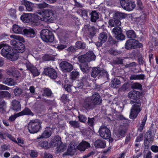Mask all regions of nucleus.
<instances>
[{"label": "nucleus", "instance_id": "f257e3e1", "mask_svg": "<svg viewBox=\"0 0 158 158\" xmlns=\"http://www.w3.org/2000/svg\"><path fill=\"white\" fill-rule=\"evenodd\" d=\"M38 21L52 22L56 20L58 17V14L54 13L49 9H44L39 10L37 12Z\"/></svg>", "mask_w": 158, "mask_h": 158}, {"label": "nucleus", "instance_id": "f03ea898", "mask_svg": "<svg viewBox=\"0 0 158 158\" xmlns=\"http://www.w3.org/2000/svg\"><path fill=\"white\" fill-rule=\"evenodd\" d=\"M130 103L133 105L131 108L129 117L131 119H134L137 117L138 114L141 110L140 108L141 102L140 101L136 102L131 100L130 101Z\"/></svg>", "mask_w": 158, "mask_h": 158}, {"label": "nucleus", "instance_id": "7ed1b4c3", "mask_svg": "<svg viewBox=\"0 0 158 158\" xmlns=\"http://www.w3.org/2000/svg\"><path fill=\"white\" fill-rule=\"evenodd\" d=\"M42 122L38 119L31 120L28 125V129L31 133L37 132L41 127Z\"/></svg>", "mask_w": 158, "mask_h": 158}, {"label": "nucleus", "instance_id": "20e7f679", "mask_svg": "<svg viewBox=\"0 0 158 158\" xmlns=\"http://www.w3.org/2000/svg\"><path fill=\"white\" fill-rule=\"evenodd\" d=\"M21 19L24 22H32L34 23V25H37L38 21L37 13L34 14H24L21 16Z\"/></svg>", "mask_w": 158, "mask_h": 158}, {"label": "nucleus", "instance_id": "39448f33", "mask_svg": "<svg viewBox=\"0 0 158 158\" xmlns=\"http://www.w3.org/2000/svg\"><path fill=\"white\" fill-rule=\"evenodd\" d=\"M96 56L93 52L89 51L84 55L79 56L78 59L79 62L81 63H87L91 61L94 60H95Z\"/></svg>", "mask_w": 158, "mask_h": 158}, {"label": "nucleus", "instance_id": "423d86ee", "mask_svg": "<svg viewBox=\"0 0 158 158\" xmlns=\"http://www.w3.org/2000/svg\"><path fill=\"white\" fill-rule=\"evenodd\" d=\"M143 47L142 43L134 39H130L127 40L125 44V47L127 50L135 49L137 48H141Z\"/></svg>", "mask_w": 158, "mask_h": 158}, {"label": "nucleus", "instance_id": "0eeeda50", "mask_svg": "<svg viewBox=\"0 0 158 158\" xmlns=\"http://www.w3.org/2000/svg\"><path fill=\"white\" fill-rule=\"evenodd\" d=\"M11 48L8 45L5 46L2 49L1 54L5 57L10 59L11 60H14L17 59V56L16 53H14L12 55L10 54Z\"/></svg>", "mask_w": 158, "mask_h": 158}, {"label": "nucleus", "instance_id": "6e6552de", "mask_svg": "<svg viewBox=\"0 0 158 158\" xmlns=\"http://www.w3.org/2000/svg\"><path fill=\"white\" fill-rule=\"evenodd\" d=\"M40 36L43 40L46 42H52L54 41V35L52 32L48 29L43 30Z\"/></svg>", "mask_w": 158, "mask_h": 158}, {"label": "nucleus", "instance_id": "1a4fd4ad", "mask_svg": "<svg viewBox=\"0 0 158 158\" xmlns=\"http://www.w3.org/2000/svg\"><path fill=\"white\" fill-rule=\"evenodd\" d=\"M113 36L118 40H123L125 39V36L123 33L122 29L119 26H116L113 28L112 31Z\"/></svg>", "mask_w": 158, "mask_h": 158}, {"label": "nucleus", "instance_id": "9d476101", "mask_svg": "<svg viewBox=\"0 0 158 158\" xmlns=\"http://www.w3.org/2000/svg\"><path fill=\"white\" fill-rule=\"evenodd\" d=\"M153 139L152 131L150 130L147 131L145 134L143 143L145 149L148 150L149 148V143Z\"/></svg>", "mask_w": 158, "mask_h": 158}, {"label": "nucleus", "instance_id": "9b49d317", "mask_svg": "<svg viewBox=\"0 0 158 158\" xmlns=\"http://www.w3.org/2000/svg\"><path fill=\"white\" fill-rule=\"evenodd\" d=\"M25 65L26 66L27 69L31 72L33 76H36L40 74V72L36 68L33 66L28 61L24 60L22 65L24 66Z\"/></svg>", "mask_w": 158, "mask_h": 158}, {"label": "nucleus", "instance_id": "f8f14e48", "mask_svg": "<svg viewBox=\"0 0 158 158\" xmlns=\"http://www.w3.org/2000/svg\"><path fill=\"white\" fill-rule=\"evenodd\" d=\"M107 34L105 32H102L100 33L98 37V41L95 43L97 47L102 46L103 44L105 43L107 40Z\"/></svg>", "mask_w": 158, "mask_h": 158}, {"label": "nucleus", "instance_id": "ddd939ff", "mask_svg": "<svg viewBox=\"0 0 158 158\" xmlns=\"http://www.w3.org/2000/svg\"><path fill=\"white\" fill-rule=\"evenodd\" d=\"M128 97L129 98L133 99L132 101L138 102V101H140L139 99L140 97V93L139 91H132L128 93Z\"/></svg>", "mask_w": 158, "mask_h": 158}, {"label": "nucleus", "instance_id": "4468645a", "mask_svg": "<svg viewBox=\"0 0 158 158\" xmlns=\"http://www.w3.org/2000/svg\"><path fill=\"white\" fill-rule=\"evenodd\" d=\"M127 129L124 126L121 125L115 133H114L116 137L118 138H120L125 136L127 131Z\"/></svg>", "mask_w": 158, "mask_h": 158}, {"label": "nucleus", "instance_id": "2eb2a0df", "mask_svg": "<svg viewBox=\"0 0 158 158\" xmlns=\"http://www.w3.org/2000/svg\"><path fill=\"white\" fill-rule=\"evenodd\" d=\"M101 137L105 139H108L111 135L110 130L107 128H102L99 131Z\"/></svg>", "mask_w": 158, "mask_h": 158}, {"label": "nucleus", "instance_id": "dca6fc26", "mask_svg": "<svg viewBox=\"0 0 158 158\" xmlns=\"http://www.w3.org/2000/svg\"><path fill=\"white\" fill-rule=\"evenodd\" d=\"M83 106L86 110L93 109L95 107L91 97L86 98L84 101Z\"/></svg>", "mask_w": 158, "mask_h": 158}, {"label": "nucleus", "instance_id": "f3484780", "mask_svg": "<svg viewBox=\"0 0 158 158\" xmlns=\"http://www.w3.org/2000/svg\"><path fill=\"white\" fill-rule=\"evenodd\" d=\"M92 100L94 106L96 105H100L102 102V99L99 94L98 93H95L92 95Z\"/></svg>", "mask_w": 158, "mask_h": 158}, {"label": "nucleus", "instance_id": "a211bd4d", "mask_svg": "<svg viewBox=\"0 0 158 158\" xmlns=\"http://www.w3.org/2000/svg\"><path fill=\"white\" fill-rule=\"evenodd\" d=\"M90 144L87 142L82 141L77 147V149L80 151H85L88 148H89Z\"/></svg>", "mask_w": 158, "mask_h": 158}, {"label": "nucleus", "instance_id": "6ab92c4d", "mask_svg": "<svg viewBox=\"0 0 158 158\" xmlns=\"http://www.w3.org/2000/svg\"><path fill=\"white\" fill-rule=\"evenodd\" d=\"M137 24L143 26L148 21L147 16L145 14L141 15L139 17L136 18Z\"/></svg>", "mask_w": 158, "mask_h": 158}, {"label": "nucleus", "instance_id": "aec40b11", "mask_svg": "<svg viewBox=\"0 0 158 158\" xmlns=\"http://www.w3.org/2000/svg\"><path fill=\"white\" fill-rule=\"evenodd\" d=\"M21 4L25 6L27 11H32L34 5L32 3L26 0H22L21 1Z\"/></svg>", "mask_w": 158, "mask_h": 158}, {"label": "nucleus", "instance_id": "412c9836", "mask_svg": "<svg viewBox=\"0 0 158 158\" xmlns=\"http://www.w3.org/2000/svg\"><path fill=\"white\" fill-rule=\"evenodd\" d=\"M45 72L46 74L51 78L55 79L57 77V73L55 70L53 69L48 68L45 70Z\"/></svg>", "mask_w": 158, "mask_h": 158}, {"label": "nucleus", "instance_id": "4be33fe9", "mask_svg": "<svg viewBox=\"0 0 158 158\" xmlns=\"http://www.w3.org/2000/svg\"><path fill=\"white\" fill-rule=\"evenodd\" d=\"M94 144L96 148H104L106 146V142L104 140L99 139L96 140Z\"/></svg>", "mask_w": 158, "mask_h": 158}, {"label": "nucleus", "instance_id": "5701e85b", "mask_svg": "<svg viewBox=\"0 0 158 158\" xmlns=\"http://www.w3.org/2000/svg\"><path fill=\"white\" fill-rule=\"evenodd\" d=\"M87 78L86 77L83 76L81 79L75 81L77 87L79 88H82L85 84H86L87 82Z\"/></svg>", "mask_w": 158, "mask_h": 158}, {"label": "nucleus", "instance_id": "b1692460", "mask_svg": "<svg viewBox=\"0 0 158 158\" xmlns=\"http://www.w3.org/2000/svg\"><path fill=\"white\" fill-rule=\"evenodd\" d=\"M51 135V129L47 128L43 132L41 135L38 136L37 138L38 139L41 138H47L49 137Z\"/></svg>", "mask_w": 158, "mask_h": 158}, {"label": "nucleus", "instance_id": "393cba45", "mask_svg": "<svg viewBox=\"0 0 158 158\" xmlns=\"http://www.w3.org/2000/svg\"><path fill=\"white\" fill-rule=\"evenodd\" d=\"M11 109L15 111H18L21 109V105L20 102L16 100H14L12 102Z\"/></svg>", "mask_w": 158, "mask_h": 158}, {"label": "nucleus", "instance_id": "a878e982", "mask_svg": "<svg viewBox=\"0 0 158 158\" xmlns=\"http://www.w3.org/2000/svg\"><path fill=\"white\" fill-rule=\"evenodd\" d=\"M79 20L75 16L70 15V25L73 26H78L79 24Z\"/></svg>", "mask_w": 158, "mask_h": 158}, {"label": "nucleus", "instance_id": "bb28decb", "mask_svg": "<svg viewBox=\"0 0 158 158\" xmlns=\"http://www.w3.org/2000/svg\"><path fill=\"white\" fill-rule=\"evenodd\" d=\"M23 32L26 36L31 37H33L35 33L34 30L30 28L23 29Z\"/></svg>", "mask_w": 158, "mask_h": 158}, {"label": "nucleus", "instance_id": "cd10ccee", "mask_svg": "<svg viewBox=\"0 0 158 158\" xmlns=\"http://www.w3.org/2000/svg\"><path fill=\"white\" fill-rule=\"evenodd\" d=\"M14 48L16 52L22 53L24 51V45L22 43L18 42L17 43V46L15 47Z\"/></svg>", "mask_w": 158, "mask_h": 158}, {"label": "nucleus", "instance_id": "c85d7f7f", "mask_svg": "<svg viewBox=\"0 0 158 158\" xmlns=\"http://www.w3.org/2000/svg\"><path fill=\"white\" fill-rule=\"evenodd\" d=\"M102 68L100 67H96L93 68L92 69V72L91 73V76L94 78H95L98 75H99L101 72Z\"/></svg>", "mask_w": 158, "mask_h": 158}, {"label": "nucleus", "instance_id": "c756f323", "mask_svg": "<svg viewBox=\"0 0 158 158\" xmlns=\"http://www.w3.org/2000/svg\"><path fill=\"white\" fill-rule=\"evenodd\" d=\"M81 70L85 73H88L89 68L87 63H81L79 65Z\"/></svg>", "mask_w": 158, "mask_h": 158}, {"label": "nucleus", "instance_id": "7c9ffc66", "mask_svg": "<svg viewBox=\"0 0 158 158\" xmlns=\"http://www.w3.org/2000/svg\"><path fill=\"white\" fill-rule=\"evenodd\" d=\"M126 34L127 37L128 38L133 39L136 38V33L135 31L133 30L126 31Z\"/></svg>", "mask_w": 158, "mask_h": 158}, {"label": "nucleus", "instance_id": "2f4dec72", "mask_svg": "<svg viewBox=\"0 0 158 158\" xmlns=\"http://www.w3.org/2000/svg\"><path fill=\"white\" fill-rule=\"evenodd\" d=\"M109 25L111 27L118 26L121 24V22L118 19H110L109 21Z\"/></svg>", "mask_w": 158, "mask_h": 158}, {"label": "nucleus", "instance_id": "473e14b6", "mask_svg": "<svg viewBox=\"0 0 158 158\" xmlns=\"http://www.w3.org/2000/svg\"><path fill=\"white\" fill-rule=\"evenodd\" d=\"M60 67L63 71L68 72L69 64L66 61H63L60 64Z\"/></svg>", "mask_w": 158, "mask_h": 158}, {"label": "nucleus", "instance_id": "72a5a7b5", "mask_svg": "<svg viewBox=\"0 0 158 158\" xmlns=\"http://www.w3.org/2000/svg\"><path fill=\"white\" fill-rule=\"evenodd\" d=\"M126 10L130 11L133 10L135 7V2L132 0H129V2L128 4Z\"/></svg>", "mask_w": 158, "mask_h": 158}, {"label": "nucleus", "instance_id": "f704fd0d", "mask_svg": "<svg viewBox=\"0 0 158 158\" xmlns=\"http://www.w3.org/2000/svg\"><path fill=\"white\" fill-rule=\"evenodd\" d=\"M13 31L15 33L22 34L23 32V30L22 27L19 25L14 24L13 27Z\"/></svg>", "mask_w": 158, "mask_h": 158}, {"label": "nucleus", "instance_id": "c9c22d12", "mask_svg": "<svg viewBox=\"0 0 158 158\" xmlns=\"http://www.w3.org/2000/svg\"><path fill=\"white\" fill-rule=\"evenodd\" d=\"M147 115L146 114L144 115L143 118L142 119L141 125L139 126L138 129V131H139L140 132H142L143 129V127L145 125L147 119Z\"/></svg>", "mask_w": 158, "mask_h": 158}, {"label": "nucleus", "instance_id": "e433bc0d", "mask_svg": "<svg viewBox=\"0 0 158 158\" xmlns=\"http://www.w3.org/2000/svg\"><path fill=\"white\" fill-rule=\"evenodd\" d=\"M91 21L93 22H95L99 18L98 14L95 10L92 11L90 13Z\"/></svg>", "mask_w": 158, "mask_h": 158}, {"label": "nucleus", "instance_id": "4c0bfd02", "mask_svg": "<svg viewBox=\"0 0 158 158\" xmlns=\"http://www.w3.org/2000/svg\"><path fill=\"white\" fill-rule=\"evenodd\" d=\"M6 103L4 101H0V113L4 114L6 112Z\"/></svg>", "mask_w": 158, "mask_h": 158}, {"label": "nucleus", "instance_id": "58836bf2", "mask_svg": "<svg viewBox=\"0 0 158 158\" xmlns=\"http://www.w3.org/2000/svg\"><path fill=\"white\" fill-rule=\"evenodd\" d=\"M18 114H19L20 116L26 115H30L31 116H33L34 114L31 112V110L28 108H25L24 110L21 112L18 113Z\"/></svg>", "mask_w": 158, "mask_h": 158}, {"label": "nucleus", "instance_id": "ea45409f", "mask_svg": "<svg viewBox=\"0 0 158 158\" xmlns=\"http://www.w3.org/2000/svg\"><path fill=\"white\" fill-rule=\"evenodd\" d=\"M125 14L119 12H115L113 16L114 19H118L120 20L125 17Z\"/></svg>", "mask_w": 158, "mask_h": 158}, {"label": "nucleus", "instance_id": "a19ab883", "mask_svg": "<svg viewBox=\"0 0 158 158\" xmlns=\"http://www.w3.org/2000/svg\"><path fill=\"white\" fill-rule=\"evenodd\" d=\"M95 118H88L87 124L91 130L94 129V126L95 124Z\"/></svg>", "mask_w": 158, "mask_h": 158}, {"label": "nucleus", "instance_id": "79ce46f5", "mask_svg": "<svg viewBox=\"0 0 158 158\" xmlns=\"http://www.w3.org/2000/svg\"><path fill=\"white\" fill-rule=\"evenodd\" d=\"M75 46L77 49H83L85 48L86 44L85 43L79 41L76 43Z\"/></svg>", "mask_w": 158, "mask_h": 158}, {"label": "nucleus", "instance_id": "37998d69", "mask_svg": "<svg viewBox=\"0 0 158 158\" xmlns=\"http://www.w3.org/2000/svg\"><path fill=\"white\" fill-rule=\"evenodd\" d=\"M2 83L8 85H13L15 84L14 81L11 78H7L5 79Z\"/></svg>", "mask_w": 158, "mask_h": 158}, {"label": "nucleus", "instance_id": "c03bdc74", "mask_svg": "<svg viewBox=\"0 0 158 158\" xmlns=\"http://www.w3.org/2000/svg\"><path fill=\"white\" fill-rule=\"evenodd\" d=\"M8 74L12 75L15 77H17L19 75V73L17 71H16L15 68H13L10 69L7 71Z\"/></svg>", "mask_w": 158, "mask_h": 158}, {"label": "nucleus", "instance_id": "a18cd8bd", "mask_svg": "<svg viewBox=\"0 0 158 158\" xmlns=\"http://www.w3.org/2000/svg\"><path fill=\"white\" fill-rule=\"evenodd\" d=\"M58 143L60 145H58L57 148V152H62L66 149V146L64 144L61 143L60 141H58Z\"/></svg>", "mask_w": 158, "mask_h": 158}, {"label": "nucleus", "instance_id": "49530a36", "mask_svg": "<svg viewBox=\"0 0 158 158\" xmlns=\"http://www.w3.org/2000/svg\"><path fill=\"white\" fill-rule=\"evenodd\" d=\"M79 75V72L76 70H74L71 72L70 75V78L73 80H75Z\"/></svg>", "mask_w": 158, "mask_h": 158}, {"label": "nucleus", "instance_id": "de8ad7c7", "mask_svg": "<svg viewBox=\"0 0 158 158\" xmlns=\"http://www.w3.org/2000/svg\"><path fill=\"white\" fill-rule=\"evenodd\" d=\"M88 31L89 35L92 36H94L96 33V30L94 26L89 27Z\"/></svg>", "mask_w": 158, "mask_h": 158}, {"label": "nucleus", "instance_id": "09e8293b", "mask_svg": "<svg viewBox=\"0 0 158 158\" xmlns=\"http://www.w3.org/2000/svg\"><path fill=\"white\" fill-rule=\"evenodd\" d=\"M103 77V78H106L107 79H108L109 77V74H108V72L106 70L103 69H101V72L100 73L99 76V77Z\"/></svg>", "mask_w": 158, "mask_h": 158}, {"label": "nucleus", "instance_id": "8fccbe9b", "mask_svg": "<svg viewBox=\"0 0 158 158\" xmlns=\"http://www.w3.org/2000/svg\"><path fill=\"white\" fill-rule=\"evenodd\" d=\"M121 6L125 10L126 9L127 5L129 2V0H119Z\"/></svg>", "mask_w": 158, "mask_h": 158}, {"label": "nucleus", "instance_id": "3c124183", "mask_svg": "<svg viewBox=\"0 0 158 158\" xmlns=\"http://www.w3.org/2000/svg\"><path fill=\"white\" fill-rule=\"evenodd\" d=\"M10 36L12 38L18 40L23 42H25L24 39L23 37L14 35H10Z\"/></svg>", "mask_w": 158, "mask_h": 158}, {"label": "nucleus", "instance_id": "603ef678", "mask_svg": "<svg viewBox=\"0 0 158 158\" xmlns=\"http://www.w3.org/2000/svg\"><path fill=\"white\" fill-rule=\"evenodd\" d=\"M131 87L133 89L141 90L142 89V85L139 83H134L132 84Z\"/></svg>", "mask_w": 158, "mask_h": 158}, {"label": "nucleus", "instance_id": "864d4df0", "mask_svg": "<svg viewBox=\"0 0 158 158\" xmlns=\"http://www.w3.org/2000/svg\"><path fill=\"white\" fill-rule=\"evenodd\" d=\"M78 117L79 119V120L80 122L84 123H85L86 122L87 118L85 115L79 114Z\"/></svg>", "mask_w": 158, "mask_h": 158}, {"label": "nucleus", "instance_id": "5fc2aeb1", "mask_svg": "<svg viewBox=\"0 0 158 158\" xmlns=\"http://www.w3.org/2000/svg\"><path fill=\"white\" fill-rule=\"evenodd\" d=\"M111 83L113 86H116L121 83V81L117 78H114L111 81Z\"/></svg>", "mask_w": 158, "mask_h": 158}, {"label": "nucleus", "instance_id": "6e6d98bb", "mask_svg": "<svg viewBox=\"0 0 158 158\" xmlns=\"http://www.w3.org/2000/svg\"><path fill=\"white\" fill-rule=\"evenodd\" d=\"M70 125L74 128H77L79 127L78 123L76 121H70Z\"/></svg>", "mask_w": 158, "mask_h": 158}, {"label": "nucleus", "instance_id": "4d7b16f0", "mask_svg": "<svg viewBox=\"0 0 158 158\" xmlns=\"http://www.w3.org/2000/svg\"><path fill=\"white\" fill-rule=\"evenodd\" d=\"M114 64H122L123 63V60L120 58L117 57L114 61Z\"/></svg>", "mask_w": 158, "mask_h": 158}, {"label": "nucleus", "instance_id": "13d9d810", "mask_svg": "<svg viewBox=\"0 0 158 158\" xmlns=\"http://www.w3.org/2000/svg\"><path fill=\"white\" fill-rule=\"evenodd\" d=\"M108 41L109 43L111 44H117V41L114 40L111 35L109 36Z\"/></svg>", "mask_w": 158, "mask_h": 158}, {"label": "nucleus", "instance_id": "bf43d9fd", "mask_svg": "<svg viewBox=\"0 0 158 158\" xmlns=\"http://www.w3.org/2000/svg\"><path fill=\"white\" fill-rule=\"evenodd\" d=\"M64 87L65 89V90L69 92L68 90L69 89V81L68 79H66V80L65 81L64 83Z\"/></svg>", "mask_w": 158, "mask_h": 158}, {"label": "nucleus", "instance_id": "052dcab7", "mask_svg": "<svg viewBox=\"0 0 158 158\" xmlns=\"http://www.w3.org/2000/svg\"><path fill=\"white\" fill-rule=\"evenodd\" d=\"M10 96V94L7 91H4L0 92V98L7 96L9 97Z\"/></svg>", "mask_w": 158, "mask_h": 158}, {"label": "nucleus", "instance_id": "680f3d73", "mask_svg": "<svg viewBox=\"0 0 158 158\" xmlns=\"http://www.w3.org/2000/svg\"><path fill=\"white\" fill-rule=\"evenodd\" d=\"M14 93L16 96H19L22 92V90L18 88H16L14 90Z\"/></svg>", "mask_w": 158, "mask_h": 158}, {"label": "nucleus", "instance_id": "e2e57ef3", "mask_svg": "<svg viewBox=\"0 0 158 158\" xmlns=\"http://www.w3.org/2000/svg\"><path fill=\"white\" fill-rule=\"evenodd\" d=\"M28 154L31 157H36L38 156L37 153L33 150H31L29 152Z\"/></svg>", "mask_w": 158, "mask_h": 158}, {"label": "nucleus", "instance_id": "0e129e2a", "mask_svg": "<svg viewBox=\"0 0 158 158\" xmlns=\"http://www.w3.org/2000/svg\"><path fill=\"white\" fill-rule=\"evenodd\" d=\"M143 133H140L139 136L137 137L135 140V142H140L143 140Z\"/></svg>", "mask_w": 158, "mask_h": 158}, {"label": "nucleus", "instance_id": "69168bd1", "mask_svg": "<svg viewBox=\"0 0 158 158\" xmlns=\"http://www.w3.org/2000/svg\"><path fill=\"white\" fill-rule=\"evenodd\" d=\"M51 91L48 89H46L44 90L43 95L44 96H49L51 94Z\"/></svg>", "mask_w": 158, "mask_h": 158}, {"label": "nucleus", "instance_id": "338daca9", "mask_svg": "<svg viewBox=\"0 0 158 158\" xmlns=\"http://www.w3.org/2000/svg\"><path fill=\"white\" fill-rule=\"evenodd\" d=\"M19 116H20L19 114H18V113L14 115H12L9 117V120L11 121H13L17 117Z\"/></svg>", "mask_w": 158, "mask_h": 158}, {"label": "nucleus", "instance_id": "774afa93", "mask_svg": "<svg viewBox=\"0 0 158 158\" xmlns=\"http://www.w3.org/2000/svg\"><path fill=\"white\" fill-rule=\"evenodd\" d=\"M151 150L154 152H158V146L152 145L150 148Z\"/></svg>", "mask_w": 158, "mask_h": 158}]
</instances>
